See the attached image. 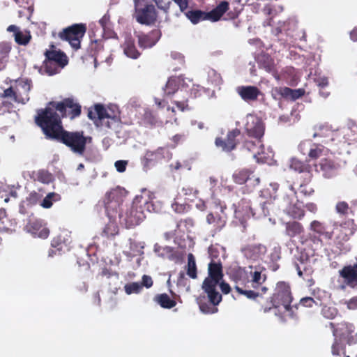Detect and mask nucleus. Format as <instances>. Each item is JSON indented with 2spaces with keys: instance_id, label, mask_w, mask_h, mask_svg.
Returning a JSON list of instances; mask_svg holds the SVG:
<instances>
[{
  "instance_id": "53",
  "label": "nucleus",
  "mask_w": 357,
  "mask_h": 357,
  "mask_svg": "<svg viewBox=\"0 0 357 357\" xmlns=\"http://www.w3.org/2000/svg\"><path fill=\"white\" fill-rule=\"evenodd\" d=\"M119 232V229L117 225L114 222L108 223L103 229V234L107 237L109 238L111 236H114Z\"/></svg>"
},
{
  "instance_id": "20",
  "label": "nucleus",
  "mask_w": 357,
  "mask_h": 357,
  "mask_svg": "<svg viewBox=\"0 0 357 357\" xmlns=\"http://www.w3.org/2000/svg\"><path fill=\"white\" fill-rule=\"evenodd\" d=\"M241 131L238 128L233 129L228 132L225 139L217 137L215 144L217 147L221 148L222 151L230 152L235 149L238 144L236 138L240 135Z\"/></svg>"
},
{
  "instance_id": "19",
  "label": "nucleus",
  "mask_w": 357,
  "mask_h": 357,
  "mask_svg": "<svg viewBox=\"0 0 357 357\" xmlns=\"http://www.w3.org/2000/svg\"><path fill=\"white\" fill-rule=\"evenodd\" d=\"M25 229L27 232L31 234L34 237L45 239L50 235V229L40 219L30 218L25 226Z\"/></svg>"
},
{
  "instance_id": "32",
  "label": "nucleus",
  "mask_w": 357,
  "mask_h": 357,
  "mask_svg": "<svg viewBox=\"0 0 357 357\" xmlns=\"http://www.w3.org/2000/svg\"><path fill=\"white\" fill-rule=\"evenodd\" d=\"M271 205V202H264L259 204L250 205L249 206L250 211L252 213V216L259 218L261 217H266L270 214L269 206Z\"/></svg>"
},
{
  "instance_id": "57",
  "label": "nucleus",
  "mask_w": 357,
  "mask_h": 357,
  "mask_svg": "<svg viewBox=\"0 0 357 357\" xmlns=\"http://www.w3.org/2000/svg\"><path fill=\"white\" fill-rule=\"evenodd\" d=\"M299 179L300 183H310L312 178L314 176L313 175V167L312 169H307L304 171L303 173L299 174Z\"/></svg>"
},
{
  "instance_id": "55",
  "label": "nucleus",
  "mask_w": 357,
  "mask_h": 357,
  "mask_svg": "<svg viewBox=\"0 0 357 357\" xmlns=\"http://www.w3.org/2000/svg\"><path fill=\"white\" fill-rule=\"evenodd\" d=\"M187 135L184 133L176 134L171 139L172 144L169 146L172 149L176 148L178 145L182 144L186 139Z\"/></svg>"
},
{
  "instance_id": "36",
  "label": "nucleus",
  "mask_w": 357,
  "mask_h": 357,
  "mask_svg": "<svg viewBox=\"0 0 357 357\" xmlns=\"http://www.w3.org/2000/svg\"><path fill=\"white\" fill-rule=\"evenodd\" d=\"M153 301L161 307L165 309H171L176 305V301L171 298L166 293L156 294L153 298Z\"/></svg>"
},
{
  "instance_id": "26",
  "label": "nucleus",
  "mask_w": 357,
  "mask_h": 357,
  "mask_svg": "<svg viewBox=\"0 0 357 357\" xmlns=\"http://www.w3.org/2000/svg\"><path fill=\"white\" fill-rule=\"evenodd\" d=\"M317 166L319 167L320 171L322 172L323 176L326 178H331L335 176L339 167L337 163L328 158L321 159Z\"/></svg>"
},
{
  "instance_id": "17",
  "label": "nucleus",
  "mask_w": 357,
  "mask_h": 357,
  "mask_svg": "<svg viewBox=\"0 0 357 357\" xmlns=\"http://www.w3.org/2000/svg\"><path fill=\"white\" fill-rule=\"evenodd\" d=\"M298 149L302 154H307L309 158L312 160H316L326 155V153L328 151L322 144H314L311 141L301 142L298 145Z\"/></svg>"
},
{
  "instance_id": "38",
  "label": "nucleus",
  "mask_w": 357,
  "mask_h": 357,
  "mask_svg": "<svg viewBox=\"0 0 357 357\" xmlns=\"http://www.w3.org/2000/svg\"><path fill=\"white\" fill-rule=\"evenodd\" d=\"M289 167L290 169L297 172L298 174L312 167L307 160L302 161L294 158L289 160Z\"/></svg>"
},
{
  "instance_id": "63",
  "label": "nucleus",
  "mask_w": 357,
  "mask_h": 357,
  "mask_svg": "<svg viewBox=\"0 0 357 357\" xmlns=\"http://www.w3.org/2000/svg\"><path fill=\"white\" fill-rule=\"evenodd\" d=\"M39 199L40 195L36 192H32L26 197V202L31 205H35L37 204Z\"/></svg>"
},
{
  "instance_id": "14",
  "label": "nucleus",
  "mask_w": 357,
  "mask_h": 357,
  "mask_svg": "<svg viewBox=\"0 0 357 357\" xmlns=\"http://www.w3.org/2000/svg\"><path fill=\"white\" fill-rule=\"evenodd\" d=\"M119 189H113L107 192L105 199V207L109 219L115 218L122 202Z\"/></svg>"
},
{
  "instance_id": "48",
  "label": "nucleus",
  "mask_w": 357,
  "mask_h": 357,
  "mask_svg": "<svg viewBox=\"0 0 357 357\" xmlns=\"http://www.w3.org/2000/svg\"><path fill=\"white\" fill-rule=\"evenodd\" d=\"M31 39V36L29 31H22L17 32L15 34V42L20 45H26Z\"/></svg>"
},
{
  "instance_id": "62",
  "label": "nucleus",
  "mask_w": 357,
  "mask_h": 357,
  "mask_svg": "<svg viewBox=\"0 0 357 357\" xmlns=\"http://www.w3.org/2000/svg\"><path fill=\"white\" fill-rule=\"evenodd\" d=\"M301 305L306 307H312L314 304L316 305H319L315 300L312 297H305L301 299Z\"/></svg>"
},
{
  "instance_id": "29",
  "label": "nucleus",
  "mask_w": 357,
  "mask_h": 357,
  "mask_svg": "<svg viewBox=\"0 0 357 357\" xmlns=\"http://www.w3.org/2000/svg\"><path fill=\"white\" fill-rule=\"evenodd\" d=\"M121 46L124 54L129 58L137 59L141 55V53L136 48L135 40L130 35L126 36Z\"/></svg>"
},
{
  "instance_id": "21",
  "label": "nucleus",
  "mask_w": 357,
  "mask_h": 357,
  "mask_svg": "<svg viewBox=\"0 0 357 357\" xmlns=\"http://www.w3.org/2000/svg\"><path fill=\"white\" fill-rule=\"evenodd\" d=\"M356 231V225L353 219H349L341 223L339 234L336 236L335 240L337 247L343 245L344 242L347 241Z\"/></svg>"
},
{
  "instance_id": "12",
  "label": "nucleus",
  "mask_w": 357,
  "mask_h": 357,
  "mask_svg": "<svg viewBox=\"0 0 357 357\" xmlns=\"http://www.w3.org/2000/svg\"><path fill=\"white\" fill-rule=\"evenodd\" d=\"M233 181L238 185L245 184L250 190L259 185L260 178L250 169H241L236 170L232 176Z\"/></svg>"
},
{
  "instance_id": "47",
  "label": "nucleus",
  "mask_w": 357,
  "mask_h": 357,
  "mask_svg": "<svg viewBox=\"0 0 357 357\" xmlns=\"http://www.w3.org/2000/svg\"><path fill=\"white\" fill-rule=\"evenodd\" d=\"M287 213L295 219H301L305 215L304 211L296 205L289 204L285 209Z\"/></svg>"
},
{
  "instance_id": "6",
  "label": "nucleus",
  "mask_w": 357,
  "mask_h": 357,
  "mask_svg": "<svg viewBox=\"0 0 357 357\" xmlns=\"http://www.w3.org/2000/svg\"><path fill=\"white\" fill-rule=\"evenodd\" d=\"M293 298L290 286L285 282H279L276 284L275 293L271 297V303L274 308L283 307L284 311H289Z\"/></svg>"
},
{
  "instance_id": "9",
  "label": "nucleus",
  "mask_w": 357,
  "mask_h": 357,
  "mask_svg": "<svg viewBox=\"0 0 357 357\" xmlns=\"http://www.w3.org/2000/svg\"><path fill=\"white\" fill-rule=\"evenodd\" d=\"M134 16L139 24L151 25L155 22L158 15L153 5H142L139 0H135Z\"/></svg>"
},
{
  "instance_id": "7",
  "label": "nucleus",
  "mask_w": 357,
  "mask_h": 357,
  "mask_svg": "<svg viewBox=\"0 0 357 357\" xmlns=\"http://www.w3.org/2000/svg\"><path fill=\"white\" fill-rule=\"evenodd\" d=\"M86 31L85 24H74L68 26L59 33V37L62 40L68 41L71 47L77 50L80 48L81 40Z\"/></svg>"
},
{
  "instance_id": "31",
  "label": "nucleus",
  "mask_w": 357,
  "mask_h": 357,
  "mask_svg": "<svg viewBox=\"0 0 357 357\" xmlns=\"http://www.w3.org/2000/svg\"><path fill=\"white\" fill-rule=\"evenodd\" d=\"M183 82L184 77L183 75L169 77L163 89L165 95L167 96L174 95Z\"/></svg>"
},
{
  "instance_id": "64",
  "label": "nucleus",
  "mask_w": 357,
  "mask_h": 357,
  "mask_svg": "<svg viewBox=\"0 0 357 357\" xmlns=\"http://www.w3.org/2000/svg\"><path fill=\"white\" fill-rule=\"evenodd\" d=\"M152 1L155 3L157 7L160 10H162L167 12L168 10V9L169 8V5H170L169 1L167 2L165 0H152Z\"/></svg>"
},
{
  "instance_id": "18",
  "label": "nucleus",
  "mask_w": 357,
  "mask_h": 357,
  "mask_svg": "<svg viewBox=\"0 0 357 357\" xmlns=\"http://www.w3.org/2000/svg\"><path fill=\"white\" fill-rule=\"evenodd\" d=\"M134 34L137 39L139 47L142 49L151 48L157 43L161 36L159 29H153L148 33L135 31Z\"/></svg>"
},
{
  "instance_id": "5",
  "label": "nucleus",
  "mask_w": 357,
  "mask_h": 357,
  "mask_svg": "<svg viewBox=\"0 0 357 357\" xmlns=\"http://www.w3.org/2000/svg\"><path fill=\"white\" fill-rule=\"evenodd\" d=\"M64 144L73 153L82 156L86 145L92 142V137L86 135L83 130L68 131L63 128L54 139Z\"/></svg>"
},
{
  "instance_id": "43",
  "label": "nucleus",
  "mask_w": 357,
  "mask_h": 357,
  "mask_svg": "<svg viewBox=\"0 0 357 357\" xmlns=\"http://www.w3.org/2000/svg\"><path fill=\"white\" fill-rule=\"evenodd\" d=\"M61 199V197L59 194L56 192H50L42 201L40 206L44 208H50L53 205L54 202H59Z\"/></svg>"
},
{
  "instance_id": "45",
  "label": "nucleus",
  "mask_w": 357,
  "mask_h": 357,
  "mask_svg": "<svg viewBox=\"0 0 357 357\" xmlns=\"http://www.w3.org/2000/svg\"><path fill=\"white\" fill-rule=\"evenodd\" d=\"M33 178L35 180L40 181L43 183H50L52 181V176L47 171L41 169L37 172H33Z\"/></svg>"
},
{
  "instance_id": "28",
  "label": "nucleus",
  "mask_w": 357,
  "mask_h": 357,
  "mask_svg": "<svg viewBox=\"0 0 357 357\" xmlns=\"http://www.w3.org/2000/svg\"><path fill=\"white\" fill-rule=\"evenodd\" d=\"M45 55L46 60L56 63L61 68H64L68 63V56L64 52L61 51L46 50Z\"/></svg>"
},
{
  "instance_id": "40",
  "label": "nucleus",
  "mask_w": 357,
  "mask_h": 357,
  "mask_svg": "<svg viewBox=\"0 0 357 357\" xmlns=\"http://www.w3.org/2000/svg\"><path fill=\"white\" fill-rule=\"evenodd\" d=\"M15 225L16 222L14 220H10L8 218L6 209L3 208H0V228L3 231H8Z\"/></svg>"
},
{
  "instance_id": "46",
  "label": "nucleus",
  "mask_w": 357,
  "mask_h": 357,
  "mask_svg": "<svg viewBox=\"0 0 357 357\" xmlns=\"http://www.w3.org/2000/svg\"><path fill=\"white\" fill-rule=\"evenodd\" d=\"M335 211L339 215L344 217H347L350 213H354L353 210L349 207L348 203L344 201L338 202L336 204Z\"/></svg>"
},
{
  "instance_id": "3",
  "label": "nucleus",
  "mask_w": 357,
  "mask_h": 357,
  "mask_svg": "<svg viewBox=\"0 0 357 357\" xmlns=\"http://www.w3.org/2000/svg\"><path fill=\"white\" fill-rule=\"evenodd\" d=\"M51 107H46L37 111L35 123L39 126L46 138L54 139L63 128L62 117Z\"/></svg>"
},
{
  "instance_id": "61",
  "label": "nucleus",
  "mask_w": 357,
  "mask_h": 357,
  "mask_svg": "<svg viewBox=\"0 0 357 357\" xmlns=\"http://www.w3.org/2000/svg\"><path fill=\"white\" fill-rule=\"evenodd\" d=\"M91 52L94 54L99 52L103 49V40H94L91 41L90 45Z\"/></svg>"
},
{
  "instance_id": "50",
  "label": "nucleus",
  "mask_w": 357,
  "mask_h": 357,
  "mask_svg": "<svg viewBox=\"0 0 357 357\" xmlns=\"http://www.w3.org/2000/svg\"><path fill=\"white\" fill-rule=\"evenodd\" d=\"M120 122L119 116L116 115L111 116L108 114V116L105 118V121L103 123H100L102 126H104L105 128L108 129L114 128L116 126L119 125Z\"/></svg>"
},
{
  "instance_id": "54",
  "label": "nucleus",
  "mask_w": 357,
  "mask_h": 357,
  "mask_svg": "<svg viewBox=\"0 0 357 357\" xmlns=\"http://www.w3.org/2000/svg\"><path fill=\"white\" fill-rule=\"evenodd\" d=\"M45 71L48 75H53L58 73L61 68L59 67L56 63H51L47 60H45Z\"/></svg>"
},
{
  "instance_id": "15",
  "label": "nucleus",
  "mask_w": 357,
  "mask_h": 357,
  "mask_svg": "<svg viewBox=\"0 0 357 357\" xmlns=\"http://www.w3.org/2000/svg\"><path fill=\"white\" fill-rule=\"evenodd\" d=\"M215 204L216 208L220 211V213L218 211L209 213L206 216V222L210 225H213L215 231H220L225 227L227 222V216L225 213L227 206L220 200L215 202Z\"/></svg>"
},
{
  "instance_id": "41",
  "label": "nucleus",
  "mask_w": 357,
  "mask_h": 357,
  "mask_svg": "<svg viewBox=\"0 0 357 357\" xmlns=\"http://www.w3.org/2000/svg\"><path fill=\"white\" fill-rule=\"evenodd\" d=\"M314 132L313 137H330L332 140L333 139V131L328 125H318L314 127Z\"/></svg>"
},
{
  "instance_id": "23",
  "label": "nucleus",
  "mask_w": 357,
  "mask_h": 357,
  "mask_svg": "<svg viewBox=\"0 0 357 357\" xmlns=\"http://www.w3.org/2000/svg\"><path fill=\"white\" fill-rule=\"evenodd\" d=\"M243 147L252 154V156L257 162H264L266 157L264 156V146L261 139H255L252 140H245L243 143Z\"/></svg>"
},
{
  "instance_id": "33",
  "label": "nucleus",
  "mask_w": 357,
  "mask_h": 357,
  "mask_svg": "<svg viewBox=\"0 0 357 357\" xmlns=\"http://www.w3.org/2000/svg\"><path fill=\"white\" fill-rule=\"evenodd\" d=\"M299 261L300 262L298 264L296 263L295 265L298 275L303 279H307L306 278L311 277L314 270L311 265L310 261L308 259H301Z\"/></svg>"
},
{
  "instance_id": "58",
  "label": "nucleus",
  "mask_w": 357,
  "mask_h": 357,
  "mask_svg": "<svg viewBox=\"0 0 357 357\" xmlns=\"http://www.w3.org/2000/svg\"><path fill=\"white\" fill-rule=\"evenodd\" d=\"M235 289L238 293L245 296L250 299H256L259 296V293H257L253 290H243L238 286L235 287Z\"/></svg>"
},
{
  "instance_id": "22",
  "label": "nucleus",
  "mask_w": 357,
  "mask_h": 357,
  "mask_svg": "<svg viewBox=\"0 0 357 357\" xmlns=\"http://www.w3.org/2000/svg\"><path fill=\"white\" fill-rule=\"evenodd\" d=\"M32 87L31 81L28 79H21L16 81L15 102L25 104L29 100V91Z\"/></svg>"
},
{
  "instance_id": "42",
  "label": "nucleus",
  "mask_w": 357,
  "mask_h": 357,
  "mask_svg": "<svg viewBox=\"0 0 357 357\" xmlns=\"http://www.w3.org/2000/svg\"><path fill=\"white\" fill-rule=\"evenodd\" d=\"M51 245L52 249L50 250L49 255L52 257L57 254L60 255L63 248L66 247V244L60 236L54 237L52 239Z\"/></svg>"
},
{
  "instance_id": "59",
  "label": "nucleus",
  "mask_w": 357,
  "mask_h": 357,
  "mask_svg": "<svg viewBox=\"0 0 357 357\" xmlns=\"http://www.w3.org/2000/svg\"><path fill=\"white\" fill-rule=\"evenodd\" d=\"M27 7H24L23 10H19L18 15L20 17L24 15H28L30 17L33 12V4L32 0H26Z\"/></svg>"
},
{
  "instance_id": "34",
  "label": "nucleus",
  "mask_w": 357,
  "mask_h": 357,
  "mask_svg": "<svg viewBox=\"0 0 357 357\" xmlns=\"http://www.w3.org/2000/svg\"><path fill=\"white\" fill-rule=\"evenodd\" d=\"M303 225L296 221H289L285 223V234L290 238L298 236L304 232Z\"/></svg>"
},
{
  "instance_id": "35",
  "label": "nucleus",
  "mask_w": 357,
  "mask_h": 357,
  "mask_svg": "<svg viewBox=\"0 0 357 357\" xmlns=\"http://www.w3.org/2000/svg\"><path fill=\"white\" fill-rule=\"evenodd\" d=\"M108 112L102 105L96 104L94 106V111L89 109L88 111V117L91 120H94L96 118L98 119L100 123H103L105 121V118L108 116Z\"/></svg>"
},
{
  "instance_id": "49",
  "label": "nucleus",
  "mask_w": 357,
  "mask_h": 357,
  "mask_svg": "<svg viewBox=\"0 0 357 357\" xmlns=\"http://www.w3.org/2000/svg\"><path fill=\"white\" fill-rule=\"evenodd\" d=\"M231 275L236 282H243L246 280L247 271L245 268L237 267L231 271Z\"/></svg>"
},
{
  "instance_id": "13",
  "label": "nucleus",
  "mask_w": 357,
  "mask_h": 357,
  "mask_svg": "<svg viewBox=\"0 0 357 357\" xmlns=\"http://www.w3.org/2000/svg\"><path fill=\"white\" fill-rule=\"evenodd\" d=\"M330 326L335 336H340L341 339L347 340L349 344L357 340L356 328L353 324L342 322L335 327V324L331 322Z\"/></svg>"
},
{
  "instance_id": "30",
  "label": "nucleus",
  "mask_w": 357,
  "mask_h": 357,
  "mask_svg": "<svg viewBox=\"0 0 357 357\" xmlns=\"http://www.w3.org/2000/svg\"><path fill=\"white\" fill-rule=\"evenodd\" d=\"M272 95L274 98H289L296 100L301 96L299 90H293L289 87H275L272 90Z\"/></svg>"
},
{
  "instance_id": "1",
  "label": "nucleus",
  "mask_w": 357,
  "mask_h": 357,
  "mask_svg": "<svg viewBox=\"0 0 357 357\" xmlns=\"http://www.w3.org/2000/svg\"><path fill=\"white\" fill-rule=\"evenodd\" d=\"M208 275L202 284V289L206 294L209 304L204 301V298H198L197 303L200 310L205 314H213L218 312V305L222 299V294L218 291L220 287L222 294H227L231 291L229 284L223 280L222 265L221 262L212 260L208 264Z\"/></svg>"
},
{
  "instance_id": "60",
  "label": "nucleus",
  "mask_w": 357,
  "mask_h": 357,
  "mask_svg": "<svg viewBox=\"0 0 357 357\" xmlns=\"http://www.w3.org/2000/svg\"><path fill=\"white\" fill-rule=\"evenodd\" d=\"M308 185L309 183H300V192L304 196H311L314 192V188Z\"/></svg>"
},
{
  "instance_id": "11",
  "label": "nucleus",
  "mask_w": 357,
  "mask_h": 357,
  "mask_svg": "<svg viewBox=\"0 0 357 357\" xmlns=\"http://www.w3.org/2000/svg\"><path fill=\"white\" fill-rule=\"evenodd\" d=\"M244 130L246 135L254 139H261L265 132V125L261 118L255 114L246 116Z\"/></svg>"
},
{
  "instance_id": "10",
  "label": "nucleus",
  "mask_w": 357,
  "mask_h": 357,
  "mask_svg": "<svg viewBox=\"0 0 357 357\" xmlns=\"http://www.w3.org/2000/svg\"><path fill=\"white\" fill-rule=\"evenodd\" d=\"M309 229L312 231V234H310V238L314 244L322 246L324 243L321 237L328 241L332 240L333 237V231H328L326 225L319 220L312 221Z\"/></svg>"
},
{
  "instance_id": "24",
  "label": "nucleus",
  "mask_w": 357,
  "mask_h": 357,
  "mask_svg": "<svg viewBox=\"0 0 357 357\" xmlns=\"http://www.w3.org/2000/svg\"><path fill=\"white\" fill-rule=\"evenodd\" d=\"M242 252L247 258L257 260L264 257L267 252V248L261 243L250 244L243 248Z\"/></svg>"
},
{
  "instance_id": "4",
  "label": "nucleus",
  "mask_w": 357,
  "mask_h": 357,
  "mask_svg": "<svg viewBox=\"0 0 357 357\" xmlns=\"http://www.w3.org/2000/svg\"><path fill=\"white\" fill-rule=\"evenodd\" d=\"M153 207L151 202L143 196H136L131 206L119 213V222L126 228L139 225L145 218L144 209L150 211Z\"/></svg>"
},
{
  "instance_id": "8",
  "label": "nucleus",
  "mask_w": 357,
  "mask_h": 357,
  "mask_svg": "<svg viewBox=\"0 0 357 357\" xmlns=\"http://www.w3.org/2000/svg\"><path fill=\"white\" fill-rule=\"evenodd\" d=\"M48 105L58 111L62 119L69 117L74 119L79 117L82 112L81 105L72 98H64L60 102L52 101Z\"/></svg>"
},
{
  "instance_id": "56",
  "label": "nucleus",
  "mask_w": 357,
  "mask_h": 357,
  "mask_svg": "<svg viewBox=\"0 0 357 357\" xmlns=\"http://www.w3.org/2000/svg\"><path fill=\"white\" fill-rule=\"evenodd\" d=\"M142 289V285L138 282H132L125 286V291L128 294H138Z\"/></svg>"
},
{
  "instance_id": "39",
  "label": "nucleus",
  "mask_w": 357,
  "mask_h": 357,
  "mask_svg": "<svg viewBox=\"0 0 357 357\" xmlns=\"http://www.w3.org/2000/svg\"><path fill=\"white\" fill-rule=\"evenodd\" d=\"M194 225L195 222L192 218H188L185 219H181L177 222L176 228L174 231L175 233H188Z\"/></svg>"
},
{
  "instance_id": "16",
  "label": "nucleus",
  "mask_w": 357,
  "mask_h": 357,
  "mask_svg": "<svg viewBox=\"0 0 357 357\" xmlns=\"http://www.w3.org/2000/svg\"><path fill=\"white\" fill-rule=\"evenodd\" d=\"M249 268L248 282L251 283V286L254 289H258L264 283L267 279L266 268L261 264L250 265Z\"/></svg>"
},
{
  "instance_id": "52",
  "label": "nucleus",
  "mask_w": 357,
  "mask_h": 357,
  "mask_svg": "<svg viewBox=\"0 0 357 357\" xmlns=\"http://www.w3.org/2000/svg\"><path fill=\"white\" fill-rule=\"evenodd\" d=\"M172 208L177 213H184L188 211L189 206L185 203H180L178 198L176 197L172 204Z\"/></svg>"
},
{
  "instance_id": "44",
  "label": "nucleus",
  "mask_w": 357,
  "mask_h": 357,
  "mask_svg": "<svg viewBox=\"0 0 357 357\" xmlns=\"http://www.w3.org/2000/svg\"><path fill=\"white\" fill-rule=\"evenodd\" d=\"M187 275L192 279L197 278L196 262L192 254H189L188 257Z\"/></svg>"
},
{
  "instance_id": "2",
  "label": "nucleus",
  "mask_w": 357,
  "mask_h": 357,
  "mask_svg": "<svg viewBox=\"0 0 357 357\" xmlns=\"http://www.w3.org/2000/svg\"><path fill=\"white\" fill-rule=\"evenodd\" d=\"M225 13H227V19L234 20L238 17L240 10L236 8H234L233 10H229V2L226 0H223L209 12H205L201 10H191L185 12L186 17L193 24H197L200 22L206 20L212 22H218Z\"/></svg>"
},
{
  "instance_id": "37",
  "label": "nucleus",
  "mask_w": 357,
  "mask_h": 357,
  "mask_svg": "<svg viewBox=\"0 0 357 357\" xmlns=\"http://www.w3.org/2000/svg\"><path fill=\"white\" fill-rule=\"evenodd\" d=\"M11 50L12 46L10 43H0V70L5 69L9 60Z\"/></svg>"
},
{
  "instance_id": "27",
  "label": "nucleus",
  "mask_w": 357,
  "mask_h": 357,
  "mask_svg": "<svg viewBox=\"0 0 357 357\" xmlns=\"http://www.w3.org/2000/svg\"><path fill=\"white\" fill-rule=\"evenodd\" d=\"M241 98L245 102L255 101L261 93L259 89L255 86H242L237 89Z\"/></svg>"
},
{
  "instance_id": "51",
  "label": "nucleus",
  "mask_w": 357,
  "mask_h": 357,
  "mask_svg": "<svg viewBox=\"0 0 357 357\" xmlns=\"http://www.w3.org/2000/svg\"><path fill=\"white\" fill-rule=\"evenodd\" d=\"M337 313V309L333 306L324 305L321 309V314L328 319H334Z\"/></svg>"
},
{
  "instance_id": "25",
  "label": "nucleus",
  "mask_w": 357,
  "mask_h": 357,
  "mask_svg": "<svg viewBox=\"0 0 357 357\" xmlns=\"http://www.w3.org/2000/svg\"><path fill=\"white\" fill-rule=\"evenodd\" d=\"M256 61L259 68L264 69L266 72L272 74L274 77L278 79H279L274 61L268 54L262 53L259 54Z\"/></svg>"
}]
</instances>
